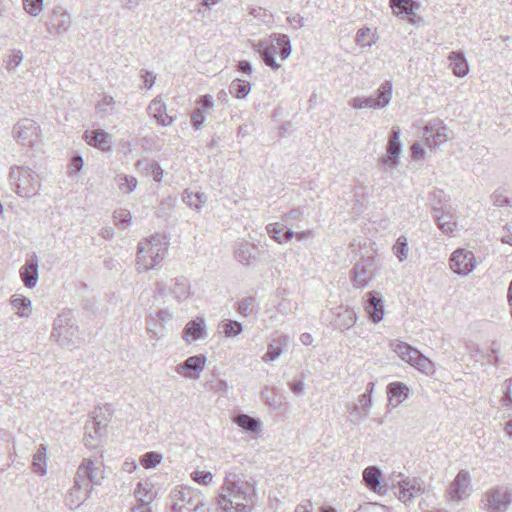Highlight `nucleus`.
<instances>
[{
    "instance_id": "nucleus-3",
    "label": "nucleus",
    "mask_w": 512,
    "mask_h": 512,
    "mask_svg": "<svg viewBox=\"0 0 512 512\" xmlns=\"http://www.w3.org/2000/svg\"><path fill=\"white\" fill-rule=\"evenodd\" d=\"M167 253V242L160 234L152 235L138 243L137 248V269L145 272L159 265Z\"/></svg>"
},
{
    "instance_id": "nucleus-52",
    "label": "nucleus",
    "mask_w": 512,
    "mask_h": 512,
    "mask_svg": "<svg viewBox=\"0 0 512 512\" xmlns=\"http://www.w3.org/2000/svg\"><path fill=\"white\" fill-rule=\"evenodd\" d=\"M23 6L27 13L37 16L42 11L43 0H23Z\"/></svg>"
},
{
    "instance_id": "nucleus-47",
    "label": "nucleus",
    "mask_w": 512,
    "mask_h": 512,
    "mask_svg": "<svg viewBox=\"0 0 512 512\" xmlns=\"http://www.w3.org/2000/svg\"><path fill=\"white\" fill-rule=\"evenodd\" d=\"M356 42L362 47H371L374 43V35L370 28H361L357 31Z\"/></svg>"
},
{
    "instance_id": "nucleus-18",
    "label": "nucleus",
    "mask_w": 512,
    "mask_h": 512,
    "mask_svg": "<svg viewBox=\"0 0 512 512\" xmlns=\"http://www.w3.org/2000/svg\"><path fill=\"white\" fill-rule=\"evenodd\" d=\"M206 357L202 354L188 357L184 362L175 367V371L188 379H198L205 369Z\"/></svg>"
},
{
    "instance_id": "nucleus-12",
    "label": "nucleus",
    "mask_w": 512,
    "mask_h": 512,
    "mask_svg": "<svg viewBox=\"0 0 512 512\" xmlns=\"http://www.w3.org/2000/svg\"><path fill=\"white\" fill-rule=\"evenodd\" d=\"M156 293L161 297L172 294L174 299L181 303L190 297L191 284L188 278L184 276L171 279V285L164 281H158L156 282Z\"/></svg>"
},
{
    "instance_id": "nucleus-35",
    "label": "nucleus",
    "mask_w": 512,
    "mask_h": 512,
    "mask_svg": "<svg viewBox=\"0 0 512 512\" xmlns=\"http://www.w3.org/2000/svg\"><path fill=\"white\" fill-rule=\"evenodd\" d=\"M448 60L450 61V67L454 75L458 77H464L467 75L469 72V66L462 52H451L448 56Z\"/></svg>"
},
{
    "instance_id": "nucleus-15",
    "label": "nucleus",
    "mask_w": 512,
    "mask_h": 512,
    "mask_svg": "<svg viewBox=\"0 0 512 512\" xmlns=\"http://www.w3.org/2000/svg\"><path fill=\"white\" fill-rule=\"evenodd\" d=\"M470 488V473L467 470L462 469L457 473L455 479L449 485L447 495L451 501L459 502L469 495Z\"/></svg>"
},
{
    "instance_id": "nucleus-30",
    "label": "nucleus",
    "mask_w": 512,
    "mask_h": 512,
    "mask_svg": "<svg viewBox=\"0 0 512 512\" xmlns=\"http://www.w3.org/2000/svg\"><path fill=\"white\" fill-rule=\"evenodd\" d=\"M356 320L357 315L354 309L339 307L332 325L340 331H345L351 328L356 323Z\"/></svg>"
},
{
    "instance_id": "nucleus-59",
    "label": "nucleus",
    "mask_w": 512,
    "mask_h": 512,
    "mask_svg": "<svg viewBox=\"0 0 512 512\" xmlns=\"http://www.w3.org/2000/svg\"><path fill=\"white\" fill-rule=\"evenodd\" d=\"M197 104H199L200 106L196 109H201L203 111V114L206 115V113L209 112L213 107V98L211 95L208 94L201 96L197 101Z\"/></svg>"
},
{
    "instance_id": "nucleus-19",
    "label": "nucleus",
    "mask_w": 512,
    "mask_h": 512,
    "mask_svg": "<svg viewBox=\"0 0 512 512\" xmlns=\"http://www.w3.org/2000/svg\"><path fill=\"white\" fill-rule=\"evenodd\" d=\"M105 428L106 423L97 420L96 417H93L91 420L87 421L85 425V434L83 437L85 446L92 449L98 447Z\"/></svg>"
},
{
    "instance_id": "nucleus-50",
    "label": "nucleus",
    "mask_w": 512,
    "mask_h": 512,
    "mask_svg": "<svg viewBox=\"0 0 512 512\" xmlns=\"http://www.w3.org/2000/svg\"><path fill=\"white\" fill-rule=\"evenodd\" d=\"M162 460L161 454L157 452H147L141 457V464L143 467L149 469L156 467Z\"/></svg>"
},
{
    "instance_id": "nucleus-24",
    "label": "nucleus",
    "mask_w": 512,
    "mask_h": 512,
    "mask_svg": "<svg viewBox=\"0 0 512 512\" xmlns=\"http://www.w3.org/2000/svg\"><path fill=\"white\" fill-rule=\"evenodd\" d=\"M206 333V323L203 317H197L189 321L182 332V338L187 342L191 343L199 339L204 338Z\"/></svg>"
},
{
    "instance_id": "nucleus-14",
    "label": "nucleus",
    "mask_w": 512,
    "mask_h": 512,
    "mask_svg": "<svg viewBox=\"0 0 512 512\" xmlns=\"http://www.w3.org/2000/svg\"><path fill=\"white\" fill-rule=\"evenodd\" d=\"M476 265L475 256L466 249H457L450 257V268L458 275L470 274Z\"/></svg>"
},
{
    "instance_id": "nucleus-60",
    "label": "nucleus",
    "mask_w": 512,
    "mask_h": 512,
    "mask_svg": "<svg viewBox=\"0 0 512 512\" xmlns=\"http://www.w3.org/2000/svg\"><path fill=\"white\" fill-rule=\"evenodd\" d=\"M183 201L190 207L199 211L201 209V205L196 203V198L193 192H189L185 190L183 193Z\"/></svg>"
},
{
    "instance_id": "nucleus-4",
    "label": "nucleus",
    "mask_w": 512,
    "mask_h": 512,
    "mask_svg": "<svg viewBox=\"0 0 512 512\" xmlns=\"http://www.w3.org/2000/svg\"><path fill=\"white\" fill-rule=\"evenodd\" d=\"M254 50L259 53L261 60L268 67L277 70L280 64L275 60L274 55L278 54L282 60L287 59L291 52V42L286 34L272 33L269 41H259L253 45Z\"/></svg>"
},
{
    "instance_id": "nucleus-53",
    "label": "nucleus",
    "mask_w": 512,
    "mask_h": 512,
    "mask_svg": "<svg viewBox=\"0 0 512 512\" xmlns=\"http://www.w3.org/2000/svg\"><path fill=\"white\" fill-rule=\"evenodd\" d=\"M249 14L266 24L272 20V15L261 7H249Z\"/></svg>"
},
{
    "instance_id": "nucleus-9",
    "label": "nucleus",
    "mask_w": 512,
    "mask_h": 512,
    "mask_svg": "<svg viewBox=\"0 0 512 512\" xmlns=\"http://www.w3.org/2000/svg\"><path fill=\"white\" fill-rule=\"evenodd\" d=\"M13 138L22 147L36 148L40 142V127L32 119H20L12 130Z\"/></svg>"
},
{
    "instance_id": "nucleus-63",
    "label": "nucleus",
    "mask_w": 512,
    "mask_h": 512,
    "mask_svg": "<svg viewBox=\"0 0 512 512\" xmlns=\"http://www.w3.org/2000/svg\"><path fill=\"white\" fill-rule=\"evenodd\" d=\"M302 217V212L299 209H292L284 215L285 221H298Z\"/></svg>"
},
{
    "instance_id": "nucleus-45",
    "label": "nucleus",
    "mask_w": 512,
    "mask_h": 512,
    "mask_svg": "<svg viewBox=\"0 0 512 512\" xmlns=\"http://www.w3.org/2000/svg\"><path fill=\"white\" fill-rule=\"evenodd\" d=\"M115 100L110 95H105L96 105V111L101 117L111 114L114 110Z\"/></svg>"
},
{
    "instance_id": "nucleus-61",
    "label": "nucleus",
    "mask_w": 512,
    "mask_h": 512,
    "mask_svg": "<svg viewBox=\"0 0 512 512\" xmlns=\"http://www.w3.org/2000/svg\"><path fill=\"white\" fill-rule=\"evenodd\" d=\"M289 386L291 391L297 396H301L304 392V382L302 380L291 381Z\"/></svg>"
},
{
    "instance_id": "nucleus-5",
    "label": "nucleus",
    "mask_w": 512,
    "mask_h": 512,
    "mask_svg": "<svg viewBox=\"0 0 512 512\" xmlns=\"http://www.w3.org/2000/svg\"><path fill=\"white\" fill-rule=\"evenodd\" d=\"M51 338L61 347L68 349L80 344L79 328L75 325L70 312H63L54 320Z\"/></svg>"
},
{
    "instance_id": "nucleus-54",
    "label": "nucleus",
    "mask_w": 512,
    "mask_h": 512,
    "mask_svg": "<svg viewBox=\"0 0 512 512\" xmlns=\"http://www.w3.org/2000/svg\"><path fill=\"white\" fill-rule=\"evenodd\" d=\"M354 512H390L388 507L378 503H364L360 505Z\"/></svg>"
},
{
    "instance_id": "nucleus-49",
    "label": "nucleus",
    "mask_w": 512,
    "mask_h": 512,
    "mask_svg": "<svg viewBox=\"0 0 512 512\" xmlns=\"http://www.w3.org/2000/svg\"><path fill=\"white\" fill-rule=\"evenodd\" d=\"M23 53L20 50H12L11 54L5 60L6 68L8 71H14L23 61Z\"/></svg>"
},
{
    "instance_id": "nucleus-37",
    "label": "nucleus",
    "mask_w": 512,
    "mask_h": 512,
    "mask_svg": "<svg viewBox=\"0 0 512 512\" xmlns=\"http://www.w3.org/2000/svg\"><path fill=\"white\" fill-rule=\"evenodd\" d=\"M134 496L137 502L151 504L155 498L156 493L153 491V485L148 481L138 482L137 487L134 490Z\"/></svg>"
},
{
    "instance_id": "nucleus-8",
    "label": "nucleus",
    "mask_w": 512,
    "mask_h": 512,
    "mask_svg": "<svg viewBox=\"0 0 512 512\" xmlns=\"http://www.w3.org/2000/svg\"><path fill=\"white\" fill-rule=\"evenodd\" d=\"M393 86L390 81H385L376 90L375 95L368 97H354L349 100V105L353 109H382L386 107L392 98Z\"/></svg>"
},
{
    "instance_id": "nucleus-32",
    "label": "nucleus",
    "mask_w": 512,
    "mask_h": 512,
    "mask_svg": "<svg viewBox=\"0 0 512 512\" xmlns=\"http://www.w3.org/2000/svg\"><path fill=\"white\" fill-rule=\"evenodd\" d=\"M390 6L397 16H405L411 20L415 16V10L419 8V3L414 0H390Z\"/></svg>"
},
{
    "instance_id": "nucleus-48",
    "label": "nucleus",
    "mask_w": 512,
    "mask_h": 512,
    "mask_svg": "<svg viewBox=\"0 0 512 512\" xmlns=\"http://www.w3.org/2000/svg\"><path fill=\"white\" fill-rule=\"evenodd\" d=\"M115 225L126 228L131 221V213L127 209H117L113 214Z\"/></svg>"
},
{
    "instance_id": "nucleus-1",
    "label": "nucleus",
    "mask_w": 512,
    "mask_h": 512,
    "mask_svg": "<svg viewBox=\"0 0 512 512\" xmlns=\"http://www.w3.org/2000/svg\"><path fill=\"white\" fill-rule=\"evenodd\" d=\"M257 499L256 481L237 468L226 472L216 496L218 512H253Z\"/></svg>"
},
{
    "instance_id": "nucleus-33",
    "label": "nucleus",
    "mask_w": 512,
    "mask_h": 512,
    "mask_svg": "<svg viewBox=\"0 0 512 512\" xmlns=\"http://www.w3.org/2000/svg\"><path fill=\"white\" fill-rule=\"evenodd\" d=\"M173 318V313L169 309H160L155 314V317H151L147 321V330L151 333V338L159 339L160 336L156 331V326L159 324L163 327L167 322L171 321Z\"/></svg>"
},
{
    "instance_id": "nucleus-27",
    "label": "nucleus",
    "mask_w": 512,
    "mask_h": 512,
    "mask_svg": "<svg viewBox=\"0 0 512 512\" xmlns=\"http://www.w3.org/2000/svg\"><path fill=\"white\" fill-rule=\"evenodd\" d=\"M434 219L442 232L450 234L456 228V221L454 215L450 211V207H434Z\"/></svg>"
},
{
    "instance_id": "nucleus-13",
    "label": "nucleus",
    "mask_w": 512,
    "mask_h": 512,
    "mask_svg": "<svg viewBox=\"0 0 512 512\" xmlns=\"http://www.w3.org/2000/svg\"><path fill=\"white\" fill-rule=\"evenodd\" d=\"M402 145L400 143V128L394 126L389 135L386 154L379 158V165L384 168L395 169L400 163Z\"/></svg>"
},
{
    "instance_id": "nucleus-26",
    "label": "nucleus",
    "mask_w": 512,
    "mask_h": 512,
    "mask_svg": "<svg viewBox=\"0 0 512 512\" xmlns=\"http://www.w3.org/2000/svg\"><path fill=\"white\" fill-rule=\"evenodd\" d=\"M86 142L104 152L111 150V136L102 129L86 131L83 135Z\"/></svg>"
},
{
    "instance_id": "nucleus-62",
    "label": "nucleus",
    "mask_w": 512,
    "mask_h": 512,
    "mask_svg": "<svg viewBox=\"0 0 512 512\" xmlns=\"http://www.w3.org/2000/svg\"><path fill=\"white\" fill-rule=\"evenodd\" d=\"M287 21L293 25L295 29L301 28L304 26V18L300 14H295L287 17Z\"/></svg>"
},
{
    "instance_id": "nucleus-17",
    "label": "nucleus",
    "mask_w": 512,
    "mask_h": 512,
    "mask_svg": "<svg viewBox=\"0 0 512 512\" xmlns=\"http://www.w3.org/2000/svg\"><path fill=\"white\" fill-rule=\"evenodd\" d=\"M71 24V15L62 7H56L52 10L47 29L51 34L62 36L69 31Z\"/></svg>"
},
{
    "instance_id": "nucleus-56",
    "label": "nucleus",
    "mask_w": 512,
    "mask_h": 512,
    "mask_svg": "<svg viewBox=\"0 0 512 512\" xmlns=\"http://www.w3.org/2000/svg\"><path fill=\"white\" fill-rule=\"evenodd\" d=\"M118 185L120 190H123L126 193H131L135 190L137 186V180L132 176H124L120 178Z\"/></svg>"
},
{
    "instance_id": "nucleus-58",
    "label": "nucleus",
    "mask_w": 512,
    "mask_h": 512,
    "mask_svg": "<svg viewBox=\"0 0 512 512\" xmlns=\"http://www.w3.org/2000/svg\"><path fill=\"white\" fill-rule=\"evenodd\" d=\"M206 115L203 114L201 109H194L191 113V123L195 129H199L202 127L205 121Z\"/></svg>"
},
{
    "instance_id": "nucleus-43",
    "label": "nucleus",
    "mask_w": 512,
    "mask_h": 512,
    "mask_svg": "<svg viewBox=\"0 0 512 512\" xmlns=\"http://www.w3.org/2000/svg\"><path fill=\"white\" fill-rule=\"evenodd\" d=\"M46 452V446L41 444L37 452L33 455V467L40 475H44L46 473Z\"/></svg>"
},
{
    "instance_id": "nucleus-23",
    "label": "nucleus",
    "mask_w": 512,
    "mask_h": 512,
    "mask_svg": "<svg viewBox=\"0 0 512 512\" xmlns=\"http://www.w3.org/2000/svg\"><path fill=\"white\" fill-rule=\"evenodd\" d=\"M423 491L424 489L422 484L418 479H406L399 483V488L396 495L400 501L403 503H408L421 495Z\"/></svg>"
},
{
    "instance_id": "nucleus-46",
    "label": "nucleus",
    "mask_w": 512,
    "mask_h": 512,
    "mask_svg": "<svg viewBox=\"0 0 512 512\" xmlns=\"http://www.w3.org/2000/svg\"><path fill=\"white\" fill-rule=\"evenodd\" d=\"M223 332L226 337H236L243 331V326L236 320H225L222 322Z\"/></svg>"
},
{
    "instance_id": "nucleus-34",
    "label": "nucleus",
    "mask_w": 512,
    "mask_h": 512,
    "mask_svg": "<svg viewBox=\"0 0 512 512\" xmlns=\"http://www.w3.org/2000/svg\"><path fill=\"white\" fill-rule=\"evenodd\" d=\"M10 304L16 309L17 316L28 318L32 314V302L21 294H13L10 297Z\"/></svg>"
},
{
    "instance_id": "nucleus-40",
    "label": "nucleus",
    "mask_w": 512,
    "mask_h": 512,
    "mask_svg": "<svg viewBox=\"0 0 512 512\" xmlns=\"http://www.w3.org/2000/svg\"><path fill=\"white\" fill-rule=\"evenodd\" d=\"M258 303L255 297H245L235 304L236 311L243 317H249L257 311Z\"/></svg>"
},
{
    "instance_id": "nucleus-39",
    "label": "nucleus",
    "mask_w": 512,
    "mask_h": 512,
    "mask_svg": "<svg viewBox=\"0 0 512 512\" xmlns=\"http://www.w3.org/2000/svg\"><path fill=\"white\" fill-rule=\"evenodd\" d=\"M364 481L371 490L381 492L380 478L381 472L379 468L375 466L367 467L363 472Z\"/></svg>"
},
{
    "instance_id": "nucleus-2",
    "label": "nucleus",
    "mask_w": 512,
    "mask_h": 512,
    "mask_svg": "<svg viewBox=\"0 0 512 512\" xmlns=\"http://www.w3.org/2000/svg\"><path fill=\"white\" fill-rule=\"evenodd\" d=\"M103 478V471L95 461L84 458L76 471L74 485L66 496V505L71 510L79 508L90 497L93 486L100 485Z\"/></svg>"
},
{
    "instance_id": "nucleus-42",
    "label": "nucleus",
    "mask_w": 512,
    "mask_h": 512,
    "mask_svg": "<svg viewBox=\"0 0 512 512\" xmlns=\"http://www.w3.org/2000/svg\"><path fill=\"white\" fill-rule=\"evenodd\" d=\"M234 422L247 432H256L259 429V420L247 415L240 414L234 418Z\"/></svg>"
},
{
    "instance_id": "nucleus-7",
    "label": "nucleus",
    "mask_w": 512,
    "mask_h": 512,
    "mask_svg": "<svg viewBox=\"0 0 512 512\" xmlns=\"http://www.w3.org/2000/svg\"><path fill=\"white\" fill-rule=\"evenodd\" d=\"M390 348L398 357L420 372L430 375L434 373L433 362L424 356L418 349L400 340L390 342Z\"/></svg>"
},
{
    "instance_id": "nucleus-10",
    "label": "nucleus",
    "mask_w": 512,
    "mask_h": 512,
    "mask_svg": "<svg viewBox=\"0 0 512 512\" xmlns=\"http://www.w3.org/2000/svg\"><path fill=\"white\" fill-rule=\"evenodd\" d=\"M483 509L487 512H506L512 503V490L507 486H495L482 496Z\"/></svg>"
},
{
    "instance_id": "nucleus-36",
    "label": "nucleus",
    "mask_w": 512,
    "mask_h": 512,
    "mask_svg": "<svg viewBox=\"0 0 512 512\" xmlns=\"http://www.w3.org/2000/svg\"><path fill=\"white\" fill-rule=\"evenodd\" d=\"M284 229L285 225L282 223H271L266 226L268 235L279 244L286 243L294 237V232L291 229H287L283 235H281Z\"/></svg>"
},
{
    "instance_id": "nucleus-64",
    "label": "nucleus",
    "mask_w": 512,
    "mask_h": 512,
    "mask_svg": "<svg viewBox=\"0 0 512 512\" xmlns=\"http://www.w3.org/2000/svg\"><path fill=\"white\" fill-rule=\"evenodd\" d=\"M131 512H152L151 504L137 502L130 509Z\"/></svg>"
},
{
    "instance_id": "nucleus-6",
    "label": "nucleus",
    "mask_w": 512,
    "mask_h": 512,
    "mask_svg": "<svg viewBox=\"0 0 512 512\" xmlns=\"http://www.w3.org/2000/svg\"><path fill=\"white\" fill-rule=\"evenodd\" d=\"M9 180L20 197L31 198L38 194L41 187L39 176L24 166H12Z\"/></svg>"
},
{
    "instance_id": "nucleus-31",
    "label": "nucleus",
    "mask_w": 512,
    "mask_h": 512,
    "mask_svg": "<svg viewBox=\"0 0 512 512\" xmlns=\"http://www.w3.org/2000/svg\"><path fill=\"white\" fill-rule=\"evenodd\" d=\"M409 393V388L402 382H393L387 386L389 402L393 406H398L404 400H406L409 397Z\"/></svg>"
},
{
    "instance_id": "nucleus-29",
    "label": "nucleus",
    "mask_w": 512,
    "mask_h": 512,
    "mask_svg": "<svg viewBox=\"0 0 512 512\" xmlns=\"http://www.w3.org/2000/svg\"><path fill=\"white\" fill-rule=\"evenodd\" d=\"M147 111L162 126H168L173 122V118L166 114V105L160 97H156L150 102Z\"/></svg>"
},
{
    "instance_id": "nucleus-55",
    "label": "nucleus",
    "mask_w": 512,
    "mask_h": 512,
    "mask_svg": "<svg viewBox=\"0 0 512 512\" xmlns=\"http://www.w3.org/2000/svg\"><path fill=\"white\" fill-rule=\"evenodd\" d=\"M296 309H297V303L293 302L292 300L287 299V298H282L281 301L277 305L278 312L283 315L293 313Z\"/></svg>"
},
{
    "instance_id": "nucleus-20",
    "label": "nucleus",
    "mask_w": 512,
    "mask_h": 512,
    "mask_svg": "<svg viewBox=\"0 0 512 512\" xmlns=\"http://www.w3.org/2000/svg\"><path fill=\"white\" fill-rule=\"evenodd\" d=\"M372 406V399L368 394H361L358 402L347 405L349 411V420L353 424H359L369 415Z\"/></svg>"
},
{
    "instance_id": "nucleus-44",
    "label": "nucleus",
    "mask_w": 512,
    "mask_h": 512,
    "mask_svg": "<svg viewBox=\"0 0 512 512\" xmlns=\"http://www.w3.org/2000/svg\"><path fill=\"white\" fill-rule=\"evenodd\" d=\"M392 250L400 262L406 260L409 251L407 237L404 235L399 236L396 240V243L393 245Z\"/></svg>"
},
{
    "instance_id": "nucleus-38",
    "label": "nucleus",
    "mask_w": 512,
    "mask_h": 512,
    "mask_svg": "<svg viewBox=\"0 0 512 512\" xmlns=\"http://www.w3.org/2000/svg\"><path fill=\"white\" fill-rule=\"evenodd\" d=\"M255 246L246 241H241L236 244L234 256L238 262L243 265H249L254 257L252 255V249Z\"/></svg>"
},
{
    "instance_id": "nucleus-51",
    "label": "nucleus",
    "mask_w": 512,
    "mask_h": 512,
    "mask_svg": "<svg viewBox=\"0 0 512 512\" xmlns=\"http://www.w3.org/2000/svg\"><path fill=\"white\" fill-rule=\"evenodd\" d=\"M492 202L497 207L510 206V199L506 195V191L504 189H497L491 195Z\"/></svg>"
},
{
    "instance_id": "nucleus-21",
    "label": "nucleus",
    "mask_w": 512,
    "mask_h": 512,
    "mask_svg": "<svg viewBox=\"0 0 512 512\" xmlns=\"http://www.w3.org/2000/svg\"><path fill=\"white\" fill-rule=\"evenodd\" d=\"M38 267V258L32 254L20 268L19 275L25 287L32 289L36 286L39 278Z\"/></svg>"
},
{
    "instance_id": "nucleus-25",
    "label": "nucleus",
    "mask_w": 512,
    "mask_h": 512,
    "mask_svg": "<svg viewBox=\"0 0 512 512\" xmlns=\"http://www.w3.org/2000/svg\"><path fill=\"white\" fill-rule=\"evenodd\" d=\"M365 311L373 323H379L384 316V305L381 297L376 292H369L365 304Z\"/></svg>"
},
{
    "instance_id": "nucleus-16",
    "label": "nucleus",
    "mask_w": 512,
    "mask_h": 512,
    "mask_svg": "<svg viewBox=\"0 0 512 512\" xmlns=\"http://www.w3.org/2000/svg\"><path fill=\"white\" fill-rule=\"evenodd\" d=\"M375 264L372 259H363L353 267V284L356 288H364L376 276Z\"/></svg>"
},
{
    "instance_id": "nucleus-11",
    "label": "nucleus",
    "mask_w": 512,
    "mask_h": 512,
    "mask_svg": "<svg viewBox=\"0 0 512 512\" xmlns=\"http://www.w3.org/2000/svg\"><path fill=\"white\" fill-rule=\"evenodd\" d=\"M170 501L172 512H186L191 507H197L202 502V499L196 490L181 486L172 490Z\"/></svg>"
},
{
    "instance_id": "nucleus-41",
    "label": "nucleus",
    "mask_w": 512,
    "mask_h": 512,
    "mask_svg": "<svg viewBox=\"0 0 512 512\" xmlns=\"http://www.w3.org/2000/svg\"><path fill=\"white\" fill-rule=\"evenodd\" d=\"M250 90V83L241 79H235L229 85L230 94L238 99L245 98L249 94Z\"/></svg>"
},
{
    "instance_id": "nucleus-57",
    "label": "nucleus",
    "mask_w": 512,
    "mask_h": 512,
    "mask_svg": "<svg viewBox=\"0 0 512 512\" xmlns=\"http://www.w3.org/2000/svg\"><path fill=\"white\" fill-rule=\"evenodd\" d=\"M192 479L198 483L208 485L213 480V475L208 471H195L192 474Z\"/></svg>"
},
{
    "instance_id": "nucleus-22",
    "label": "nucleus",
    "mask_w": 512,
    "mask_h": 512,
    "mask_svg": "<svg viewBox=\"0 0 512 512\" xmlns=\"http://www.w3.org/2000/svg\"><path fill=\"white\" fill-rule=\"evenodd\" d=\"M424 137L426 145L430 149H436L447 141V129L439 124L429 123L424 128Z\"/></svg>"
},
{
    "instance_id": "nucleus-28",
    "label": "nucleus",
    "mask_w": 512,
    "mask_h": 512,
    "mask_svg": "<svg viewBox=\"0 0 512 512\" xmlns=\"http://www.w3.org/2000/svg\"><path fill=\"white\" fill-rule=\"evenodd\" d=\"M290 339L288 335L280 334L273 338L268 345V350L262 357L264 362L274 361L288 348Z\"/></svg>"
}]
</instances>
